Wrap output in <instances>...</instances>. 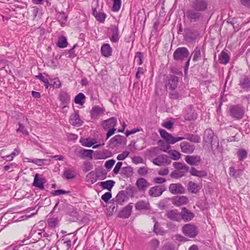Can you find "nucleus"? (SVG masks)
Instances as JSON below:
<instances>
[{"mask_svg":"<svg viewBox=\"0 0 250 250\" xmlns=\"http://www.w3.org/2000/svg\"><path fill=\"white\" fill-rule=\"evenodd\" d=\"M81 143H82L83 146L86 147H91L95 143L87 138L83 139L82 141H81Z\"/></svg>","mask_w":250,"mask_h":250,"instance_id":"nucleus-64","label":"nucleus"},{"mask_svg":"<svg viewBox=\"0 0 250 250\" xmlns=\"http://www.w3.org/2000/svg\"><path fill=\"white\" fill-rule=\"evenodd\" d=\"M139 189L137 187L129 185L126 188V194H128L131 198L137 197Z\"/></svg>","mask_w":250,"mask_h":250,"instance_id":"nucleus-37","label":"nucleus"},{"mask_svg":"<svg viewBox=\"0 0 250 250\" xmlns=\"http://www.w3.org/2000/svg\"><path fill=\"white\" fill-rule=\"evenodd\" d=\"M25 239L21 241V243L17 242L16 243L12 244V245L8 246L5 250H19L20 248L23 245L22 243H24Z\"/></svg>","mask_w":250,"mask_h":250,"instance_id":"nucleus-48","label":"nucleus"},{"mask_svg":"<svg viewBox=\"0 0 250 250\" xmlns=\"http://www.w3.org/2000/svg\"><path fill=\"white\" fill-rule=\"evenodd\" d=\"M190 172L191 175L199 178L205 177L208 175V173L206 170H198L194 167L191 168Z\"/></svg>","mask_w":250,"mask_h":250,"instance_id":"nucleus-35","label":"nucleus"},{"mask_svg":"<svg viewBox=\"0 0 250 250\" xmlns=\"http://www.w3.org/2000/svg\"><path fill=\"white\" fill-rule=\"evenodd\" d=\"M133 204L129 203L123 209H122L118 213V217L121 218L126 219L128 218L131 215L132 209L133 208Z\"/></svg>","mask_w":250,"mask_h":250,"instance_id":"nucleus-20","label":"nucleus"},{"mask_svg":"<svg viewBox=\"0 0 250 250\" xmlns=\"http://www.w3.org/2000/svg\"><path fill=\"white\" fill-rule=\"evenodd\" d=\"M208 6V1L207 0H193L191 7L201 13L207 9Z\"/></svg>","mask_w":250,"mask_h":250,"instance_id":"nucleus-9","label":"nucleus"},{"mask_svg":"<svg viewBox=\"0 0 250 250\" xmlns=\"http://www.w3.org/2000/svg\"><path fill=\"white\" fill-rule=\"evenodd\" d=\"M56 18L61 26L63 27L67 21L68 16L64 12L62 11L57 13Z\"/></svg>","mask_w":250,"mask_h":250,"instance_id":"nucleus-34","label":"nucleus"},{"mask_svg":"<svg viewBox=\"0 0 250 250\" xmlns=\"http://www.w3.org/2000/svg\"><path fill=\"white\" fill-rule=\"evenodd\" d=\"M159 132L161 137L165 140L168 144H174L177 142L182 141L184 138L182 137H174L163 129H160Z\"/></svg>","mask_w":250,"mask_h":250,"instance_id":"nucleus-5","label":"nucleus"},{"mask_svg":"<svg viewBox=\"0 0 250 250\" xmlns=\"http://www.w3.org/2000/svg\"><path fill=\"white\" fill-rule=\"evenodd\" d=\"M108 31L109 34V38L112 43H117L119 42L120 36L119 35V30L118 25H110L108 28Z\"/></svg>","mask_w":250,"mask_h":250,"instance_id":"nucleus-7","label":"nucleus"},{"mask_svg":"<svg viewBox=\"0 0 250 250\" xmlns=\"http://www.w3.org/2000/svg\"><path fill=\"white\" fill-rule=\"evenodd\" d=\"M161 250H175V246L173 243L168 242L162 246Z\"/></svg>","mask_w":250,"mask_h":250,"instance_id":"nucleus-61","label":"nucleus"},{"mask_svg":"<svg viewBox=\"0 0 250 250\" xmlns=\"http://www.w3.org/2000/svg\"><path fill=\"white\" fill-rule=\"evenodd\" d=\"M243 170V169H242L239 168L236 169L234 167H230L229 168V174L230 176L237 178L241 175Z\"/></svg>","mask_w":250,"mask_h":250,"instance_id":"nucleus-40","label":"nucleus"},{"mask_svg":"<svg viewBox=\"0 0 250 250\" xmlns=\"http://www.w3.org/2000/svg\"><path fill=\"white\" fill-rule=\"evenodd\" d=\"M169 190L173 194H183L185 192V188L180 183L171 184Z\"/></svg>","mask_w":250,"mask_h":250,"instance_id":"nucleus-17","label":"nucleus"},{"mask_svg":"<svg viewBox=\"0 0 250 250\" xmlns=\"http://www.w3.org/2000/svg\"><path fill=\"white\" fill-rule=\"evenodd\" d=\"M197 113L191 105L186 107L183 111V116L186 121H194L197 118Z\"/></svg>","mask_w":250,"mask_h":250,"instance_id":"nucleus-8","label":"nucleus"},{"mask_svg":"<svg viewBox=\"0 0 250 250\" xmlns=\"http://www.w3.org/2000/svg\"><path fill=\"white\" fill-rule=\"evenodd\" d=\"M67 45L68 42L66 38L63 36L59 37L57 42V46L61 48H64L66 47Z\"/></svg>","mask_w":250,"mask_h":250,"instance_id":"nucleus-41","label":"nucleus"},{"mask_svg":"<svg viewBox=\"0 0 250 250\" xmlns=\"http://www.w3.org/2000/svg\"><path fill=\"white\" fill-rule=\"evenodd\" d=\"M18 124L19 127L16 129L17 132H21L24 135H28L29 134L28 131L25 128L23 125L20 122H18Z\"/></svg>","mask_w":250,"mask_h":250,"instance_id":"nucleus-56","label":"nucleus"},{"mask_svg":"<svg viewBox=\"0 0 250 250\" xmlns=\"http://www.w3.org/2000/svg\"><path fill=\"white\" fill-rule=\"evenodd\" d=\"M185 159L191 166H197L201 162L200 156L197 155H187Z\"/></svg>","mask_w":250,"mask_h":250,"instance_id":"nucleus-27","label":"nucleus"},{"mask_svg":"<svg viewBox=\"0 0 250 250\" xmlns=\"http://www.w3.org/2000/svg\"><path fill=\"white\" fill-rule=\"evenodd\" d=\"M137 18L138 20L140 21V23L142 22L145 23L146 20V17L145 10L144 9L138 11L137 15Z\"/></svg>","mask_w":250,"mask_h":250,"instance_id":"nucleus-50","label":"nucleus"},{"mask_svg":"<svg viewBox=\"0 0 250 250\" xmlns=\"http://www.w3.org/2000/svg\"><path fill=\"white\" fill-rule=\"evenodd\" d=\"M85 98V96L83 93H79L75 96L74 102L76 104L83 105L84 103Z\"/></svg>","mask_w":250,"mask_h":250,"instance_id":"nucleus-43","label":"nucleus"},{"mask_svg":"<svg viewBox=\"0 0 250 250\" xmlns=\"http://www.w3.org/2000/svg\"><path fill=\"white\" fill-rule=\"evenodd\" d=\"M117 125V119L115 117H111L107 120H104L102 123L103 128L105 130L114 128Z\"/></svg>","mask_w":250,"mask_h":250,"instance_id":"nucleus-23","label":"nucleus"},{"mask_svg":"<svg viewBox=\"0 0 250 250\" xmlns=\"http://www.w3.org/2000/svg\"><path fill=\"white\" fill-rule=\"evenodd\" d=\"M95 174L99 180H104L106 178L107 172L103 168L97 169Z\"/></svg>","mask_w":250,"mask_h":250,"instance_id":"nucleus-49","label":"nucleus"},{"mask_svg":"<svg viewBox=\"0 0 250 250\" xmlns=\"http://www.w3.org/2000/svg\"><path fill=\"white\" fill-rule=\"evenodd\" d=\"M112 48L108 43L104 44L101 49L102 55L105 57H109L112 54Z\"/></svg>","mask_w":250,"mask_h":250,"instance_id":"nucleus-32","label":"nucleus"},{"mask_svg":"<svg viewBox=\"0 0 250 250\" xmlns=\"http://www.w3.org/2000/svg\"><path fill=\"white\" fill-rule=\"evenodd\" d=\"M173 59L177 62H182L187 60L184 67V73L186 74L188 73L191 60V56H189V52L188 48L185 47L177 48L173 53Z\"/></svg>","mask_w":250,"mask_h":250,"instance_id":"nucleus-1","label":"nucleus"},{"mask_svg":"<svg viewBox=\"0 0 250 250\" xmlns=\"http://www.w3.org/2000/svg\"><path fill=\"white\" fill-rule=\"evenodd\" d=\"M115 184V182L113 180H109L101 182L100 185L103 189H106L110 191L114 187Z\"/></svg>","mask_w":250,"mask_h":250,"instance_id":"nucleus-39","label":"nucleus"},{"mask_svg":"<svg viewBox=\"0 0 250 250\" xmlns=\"http://www.w3.org/2000/svg\"><path fill=\"white\" fill-rule=\"evenodd\" d=\"M168 153L170 155L171 157H169L170 160L171 159L174 160H179L181 157V153L176 150H171L168 152Z\"/></svg>","mask_w":250,"mask_h":250,"instance_id":"nucleus-53","label":"nucleus"},{"mask_svg":"<svg viewBox=\"0 0 250 250\" xmlns=\"http://www.w3.org/2000/svg\"><path fill=\"white\" fill-rule=\"evenodd\" d=\"M123 142L125 144L126 142V138L121 135H117L109 140L108 146L110 148H114L121 145Z\"/></svg>","mask_w":250,"mask_h":250,"instance_id":"nucleus-10","label":"nucleus"},{"mask_svg":"<svg viewBox=\"0 0 250 250\" xmlns=\"http://www.w3.org/2000/svg\"><path fill=\"white\" fill-rule=\"evenodd\" d=\"M213 131L210 129H207L204 132L203 141L207 145H210L214 154L218 151L219 147V141L217 137H214Z\"/></svg>","mask_w":250,"mask_h":250,"instance_id":"nucleus-2","label":"nucleus"},{"mask_svg":"<svg viewBox=\"0 0 250 250\" xmlns=\"http://www.w3.org/2000/svg\"><path fill=\"white\" fill-rule=\"evenodd\" d=\"M171 92L169 94V97L170 99L173 100L178 99L180 97L179 93L175 90H170Z\"/></svg>","mask_w":250,"mask_h":250,"instance_id":"nucleus-63","label":"nucleus"},{"mask_svg":"<svg viewBox=\"0 0 250 250\" xmlns=\"http://www.w3.org/2000/svg\"><path fill=\"white\" fill-rule=\"evenodd\" d=\"M69 122L72 126L76 127H80L83 124L84 122L80 117L79 110H74V113L70 115Z\"/></svg>","mask_w":250,"mask_h":250,"instance_id":"nucleus-11","label":"nucleus"},{"mask_svg":"<svg viewBox=\"0 0 250 250\" xmlns=\"http://www.w3.org/2000/svg\"><path fill=\"white\" fill-rule=\"evenodd\" d=\"M173 166L176 170L172 171L170 173L171 177L178 179L185 175V173L189 170V167L185 164L180 162H174Z\"/></svg>","mask_w":250,"mask_h":250,"instance_id":"nucleus-3","label":"nucleus"},{"mask_svg":"<svg viewBox=\"0 0 250 250\" xmlns=\"http://www.w3.org/2000/svg\"><path fill=\"white\" fill-rule=\"evenodd\" d=\"M133 168L130 166L124 167L122 170V173L123 176L126 178L130 177L133 173Z\"/></svg>","mask_w":250,"mask_h":250,"instance_id":"nucleus-42","label":"nucleus"},{"mask_svg":"<svg viewBox=\"0 0 250 250\" xmlns=\"http://www.w3.org/2000/svg\"><path fill=\"white\" fill-rule=\"evenodd\" d=\"M165 216L170 220L181 222V215L180 212L177 209L168 210L166 213Z\"/></svg>","mask_w":250,"mask_h":250,"instance_id":"nucleus-16","label":"nucleus"},{"mask_svg":"<svg viewBox=\"0 0 250 250\" xmlns=\"http://www.w3.org/2000/svg\"><path fill=\"white\" fill-rule=\"evenodd\" d=\"M189 56H191V58L192 57V61L194 62L200 60L202 57L201 48L198 46L196 47Z\"/></svg>","mask_w":250,"mask_h":250,"instance_id":"nucleus-33","label":"nucleus"},{"mask_svg":"<svg viewBox=\"0 0 250 250\" xmlns=\"http://www.w3.org/2000/svg\"><path fill=\"white\" fill-rule=\"evenodd\" d=\"M39 174L36 173L34 176V181L32 183V186L35 187L39 188L40 189L44 190V184L45 183V179L43 178H39Z\"/></svg>","mask_w":250,"mask_h":250,"instance_id":"nucleus-25","label":"nucleus"},{"mask_svg":"<svg viewBox=\"0 0 250 250\" xmlns=\"http://www.w3.org/2000/svg\"><path fill=\"white\" fill-rule=\"evenodd\" d=\"M25 159L27 160V162L32 163L39 166H42L44 165V162L45 161H46V160L45 159H30L28 158H26Z\"/></svg>","mask_w":250,"mask_h":250,"instance_id":"nucleus-45","label":"nucleus"},{"mask_svg":"<svg viewBox=\"0 0 250 250\" xmlns=\"http://www.w3.org/2000/svg\"><path fill=\"white\" fill-rule=\"evenodd\" d=\"M229 54L225 51H222L220 56V63L226 64L229 62Z\"/></svg>","mask_w":250,"mask_h":250,"instance_id":"nucleus-47","label":"nucleus"},{"mask_svg":"<svg viewBox=\"0 0 250 250\" xmlns=\"http://www.w3.org/2000/svg\"><path fill=\"white\" fill-rule=\"evenodd\" d=\"M239 84L242 89L248 91L250 88V78L246 76H244L240 79Z\"/></svg>","mask_w":250,"mask_h":250,"instance_id":"nucleus-31","label":"nucleus"},{"mask_svg":"<svg viewBox=\"0 0 250 250\" xmlns=\"http://www.w3.org/2000/svg\"><path fill=\"white\" fill-rule=\"evenodd\" d=\"M150 206L148 202L143 200L138 201L135 204V209L138 210L149 209Z\"/></svg>","mask_w":250,"mask_h":250,"instance_id":"nucleus-36","label":"nucleus"},{"mask_svg":"<svg viewBox=\"0 0 250 250\" xmlns=\"http://www.w3.org/2000/svg\"><path fill=\"white\" fill-rule=\"evenodd\" d=\"M93 169V165L88 161L83 162V170L84 172H88Z\"/></svg>","mask_w":250,"mask_h":250,"instance_id":"nucleus-59","label":"nucleus"},{"mask_svg":"<svg viewBox=\"0 0 250 250\" xmlns=\"http://www.w3.org/2000/svg\"><path fill=\"white\" fill-rule=\"evenodd\" d=\"M86 181L90 182L91 184H94L97 182L98 179L96 174L94 171H92L90 172L86 176Z\"/></svg>","mask_w":250,"mask_h":250,"instance_id":"nucleus-46","label":"nucleus"},{"mask_svg":"<svg viewBox=\"0 0 250 250\" xmlns=\"http://www.w3.org/2000/svg\"><path fill=\"white\" fill-rule=\"evenodd\" d=\"M198 36L196 31L187 28L185 30L184 39L187 42H192L195 40Z\"/></svg>","mask_w":250,"mask_h":250,"instance_id":"nucleus-24","label":"nucleus"},{"mask_svg":"<svg viewBox=\"0 0 250 250\" xmlns=\"http://www.w3.org/2000/svg\"><path fill=\"white\" fill-rule=\"evenodd\" d=\"M76 171L74 167L65 168L63 170V175L66 179H74L76 177Z\"/></svg>","mask_w":250,"mask_h":250,"instance_id":"nucleus-30","label":"nucleus"},{"mask_svg":"<svg viewBox=\"0 0 250 250\" xmlns=\"http://www.w3.org/2000/svg\"><path fill=\"white\" fill-rule=\"evenodd\" d=\"M165 186H155L150 188L148 191L149 196L153 197H157L161 196L164 191L166 190Z\"/></svg>","mask_w":250,"mask_h":250,"instance_id":"nucleus-14","label":"nucleus"},{"mask_svg":"<svg viewBox=\"0 0 250 250\" xmlns=\"http://www.w3.org/2000/svg\"><path fill=\"white\" fill-rule=\"evenodd\" d=\"M171 202L175 206L179 207L186 204L188 202V198L185 196H175L172 198Z\"/></svg>","mask_w":250,"mask_h":250,"instance_id":"nucleus-26","label":"nucleus"},{"mask_svg":"<svg viewBox=\"0 0 250 250\" xmlns=\"http://www.w3.org/2000/svg\"><path fill=\"white\" fill-rule=\"evenodd\" d=\"M181 151L186 154H191L195 150V146L191 142L183 141L180 144Z\"/></svg>","mask_w":250,"mask_h":250,"instance_id":"nucleus-15","label":"nucleus"},{"mask_svg":"<svg viewBox=\"0 0 250 250\" xmlns=\"http://www.w3.org/2000/svg\"><path fill=\"white\" fill-rule=\"evenodd\" d=\"M154 165L158 166H162L169 165L171 161L169 156L166 154H162L158 156L152 160Z\"/></svg>","mask_w":250,"mask_h":250,"instance_id":"nucleus-12","label":"nucleus"},{"mask_svg":"<svg viewBox=\"0 0 250 250\" xmlns=\"http://www.w3.org/2000/svg\"><path fill=\"white\" fill-rule=\"evenodd\" d=\"M104 111V108H102L98 105L94 106L92 107L91 112V117L93 119H97L99 117L101 114H102Z\"/></svg>","mask_w":250,"mask_h":250,"instance_id":"nucleus-29","label":"nucleus"},{"mask_svg":"<svg viewBox=\"0 0 250 250\" xmlns=\"http://www.w3.org/2000/svg\"><path fill=\"white\" fill-rule=\"evenodd\" d=\"M59 99L62 104L63 105V108L67 107L70 102V96L69 94L65 91H60Z\"/></svg>","mask_w":250,"mask_h":250,"instance_id":"nucleus-22","label":"nucleus"},{"mask_svg":"<svg viewBox=\"0 0 250 250\" xmlns=\"http://www.w3.org/2000/svg\"><path fill=\"white\" fill-rule=\"evenodd\" d=\"M180 215H181V221L183 220L185 222L191 221L195 216L194 214L192 212L185 207L182 208Z\"/></svg>","mask_w":250,"mask_h":250,"instance_id":"nucleus-18","label":"nucleus"},{"mask_svg":"<svg viewBox=\"0 0 250 250\" xmlns=\"http://www.w3.org/2000/svg\"><path fill=\"white\" fill-rule=\"evenodd\" d=\"M179 81L178 77L174 75H170L166 80V86L169 90H175Z\"/></svg>","mask_w":250,"mask_h":250,"instance_id":"nucleus-13","label":"nucleus"},{"mask_svg":"<svg viewBox=\"0 0 250 250\" xmlns=\"http://www.w3.org/2000/svg\"><path fill=\"white\" fill-rule=\"evenodd\" d=\"M136 186L140 191L145 192L150 186V183L146 179L141 177L136 181Z\"/></svg>","mask_w":250,"mask_h":250,"instance_id":"nucleus-19","label":"nucleus"},{"mask_svg":"<svg viewBox=\"0 0 250 250\" xmlns=\"http://www.w3.org/2000/svg\"><path fill=\"white\" fill-rule=\"evenodd\" d=\"M61 83L60 81L58 79H55L53 81H51L50 87L54 88H59L61 86Z\"/></svg>","mask_w":250,"mask_h":250,"instance_id":"nucleus-60","label":"nucleus"},{"mask_svg":"<svg viewBox=\"0 0 250 250\" xmlns=\"http://www.w3.org/2000/svg\"><path fill=\"white\" fill-rule=\"evenodd\" d=\"M92 150H87L85 149H81L79 151V156L81 158L89 157L90 159L92 158Z\"/></svg>","mask_w":250,"mask_h":250,"instance_id":"nucleus-44","label":"nucleus"},{"mask_svg":"<svg viewBox=\"0 0 250 250\" xmlns=\"http://www.w3.org/2000/svg\"><path fill=\"white\" fill-rule=\"evenodd\" d=\"M58 219L57 218H52L48 219L47 220L48 225L50 228H54L58 224Z\"/></svg>","mask_w":250,"mask_h":250,"instance_id":"nucleus-62","label":"nucleus"},{"mask_svg":"<svg viewBox=\"0 0 250 250\" xmlns=\"http://www.w3.org/2000/svg\"><path fill=\"white\" fill-rule=\"evenodd\" d=\"M153 231L157 234L164 235L165 234V231L161 228L159 226V223L155 221V224L153 227Z\"/></svg>","mask_w":250,"mask_h":250,"instance_id":"nucleus-54","label":"nucleus"},{"mask_svg":"<svg viewBox=\"0 0 250 250\" xmlns=\"http://www.w3.org/2000/svg\"><path fill=\"white\" fill-rule=\"evenodd\" d=\"M143 53L141 52H137L135 53L134 62H136L138 64L140 65L143 63Z\"/></svg>","mask_w":250,"mask_h":250,"instance_id":"nucleus-57","label":"nucleus"},{"mask_svg":"<svg viewBox=\"0 0 250 250\" xmlns=\"http://www.w3.org/2000/svg\"><path fill=\"white\" fill-rule=\"evenodd\" d=\"M126 198V194L124 190L120 191L116 196L115 198L112 199L111 201H115L116 205H122L125 202Z\"/></svg>","mask_w":250,"mask_h":250,"instance_id":"nucleus-28","label":"nucleus"},{"mask_svg":"<svg viewBox=\"0 0 250 250\" xmlns=\"http://www.w3.org/2000/svg\"><path fill=\"white\" fill-rule=\"evenodd\" d=\"M187 139L192 143H198L200 141V138L198 136H195L192 134H188Z\"/></svg>","mask_w":250,"mask_h":250,"instance_id":"nucleus-52","label":"nucleus"},{"mask_svg":"<svg viewBox=\"0 0 250 250\" xmlns=\"http://www.w3.org/2000/svg\"><path fill=\"white\" fill-rule=\"evenodd\" d=\"M182 232L188 237L194 238L198 233V228L193 224H187L183 227Z\"/></svg>","mask_w":250,"mask_h":250,"instance_id":"nucleus-6","label":"nucleus"},{"mask_svg":"<svg viewBox=\"0 0 250 250\" xmlns=\"http://www.w3.org/2000/svg\"><path fill=\"white\" fill-rule=\"evenodd\" d=\"M106 14L104 12H99L98 15L96 16L95 19L100 23H103L106 18Z\"/></svg>","mask_w":250,"mask_h":250,"instance_id":"nucleus-58","label":"nucleus"},{"mask_svg":"<svg viewBox=\"0 0 250 250\" xmlns=\"http://www.w3.org/2000/svg\"><path fill=\"white\" fill-rule=\"evenodd\" d=\"M185 17L191 23L198 22L203 20L204 15L202 13L191 8L187 10Z\"/></svg>","mask_w":250,"mask_h":250,"instance_id":"nucleus-4","label":"nucleus"},{"mask_svg":"<svg viewBox=\"0 0 250 250\" xmlns=\"http://www.w3.org/2000/svg\"><path fill=\"white\" fill-rule=\"evenodd\" d=\"M239 160L240 161H243L247 156V151L244 149H240L237 152Z\"/></svg>","mask_w":250,"mask_h":250,"instance_id":"nucleus-51","label":"nucleus"},{"mask_svg":"<svg viewBox=\"0 0 250 250\" xmlns=\"http://www.w3.org/2000/svg\"><path fill=\"white\" fill-rule=\"evenodd\" d=\"M113 4L112 10L113 12H118L121 8V0H113Z\"/></svg>","mask_w":250,"mask_h":250,"instance_id":"nucleus-55","label":"nucleus"},{"mask_svg":"<svg viewBox=\"0 0 250 250\" xmlns=\"http://www.w3.org/2000/svg\"><path fill=\"white\" fill-rule=\"evenodd\" d=\"M230 111L231 116L234 118L240 119L243 117L244 111L241 106L238 105L233 106L230 108Z\"/></svg>","mask_w":250,"mask_h":250,"instance_id":"nucleus-21","label":"nucleus"},{"mask_svg":"<svg viewBox=\"0 0 250 250\" xmlns=\"http://www.w3.org/2000/svg\"><path fill=\"white\" fill-rule=\"evenodd\" d=\"M187 188L190 192L195 194L199 191L200 187L196 183L190 181L188 184Z\"/></svg>","mask_w":250,"mask_h":250,"instance_id":"nucleus-38","label":"nucleus"}]
</instances>
